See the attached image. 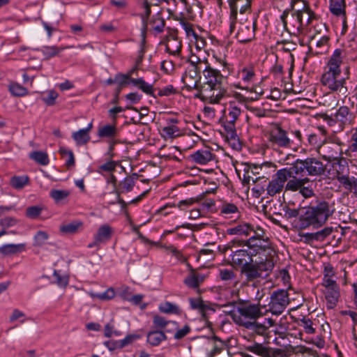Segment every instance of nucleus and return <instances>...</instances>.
<instances>
[{
	"mask_svg": "<svg viewBox=\"0 0 357 357\" xmlns=\"http://www.w3.org/2000/svg\"><path fill=\"white\" fill-rule=\"evenodd\" d=\"M335 209L334 204L324 199H317L305 208L300 215V227L305 229L310 226L319 228L323 226L333 215Z\"/></svg>",
	"mask_w": 357,
	"mask_h": 357,
	"instance_id": "f257e3e1",
	"label": "nucleus"
},
{
	"mask_svg": "<svg viewBox=\"0 0 357 357\" xmlns=\"http://www.w3.org/2000/svg\"><path fill=\"white\" fill-rule=\"evenodd\" d=\"M314 13L311 10L307 1L298 10L286 9L280 16L284 29L291 35H300L304 26L311 23Z\"/></svg>",
	"mask_w": 357,
	"mask_h": 357,
	"instance_id": "f03ea898",
	"label": "nucleus"
},
{
	"mask_svg": "<svg viewBox=\"0 0 357 357\" xmlns=\"http://www.w3.org/2000/svg\"><path fill=\"white\" fill-rule=\"evenodd\" d=\"M235 324L252 330L259 335H264L268 328L273 326L275 320L272 318H263V314H228Z\"/></svg>",
	"mask_w": 357,
	"mask_h": 357,
	"instance_id": "7ed1b4c3",
	"label": "nucleus"
},
{
	"mask_svg": "<svg viewBox=\"0 0 357 357\" xmlns=\"http://www.w3.org/2000/svg\"><path fill=\"white\" fill-rule=\"evenodd\" d=\"M215 58L216 61L219 63L222 67V73H221L220 69L213 67L208 61H206L205 66L202 70L204 82L200 85V87H213L218 86V84H221L224 77H227L230 74V65L225 59H218L217 57Z\"/></svg>",
	"mask_w": 357,
	"mask_h": 357,
	"instance_id": "20e7f679",
	"label": "nucleus"
},
{
	"mask_svg": "<svg viewBox=\"0 0 357 357\" xmlns=\"http://www.w3.org/2000/svg\"><path fill=\"white\" fill-rule=\"evenodd\" d=\"M292 174H301V176L319 177L325 174L326 166L316 158L296 159L289 167Z\"/></svg>",
	"mask_w": 357,
	"mask_h": 357,
	"instance_id": "39448f33",
	"label": "nucleus"
},
{
	"mask_svg": "<svg viewBox=\"0 0 357 357\" xmlns=\"http://www.w3.org/2000/svg\"><path fill=\"white\" fill-rule=\"evenodd\" d=\"M274 267L273 259L258 257L253 262H250L241 268V275H245L246 281L253 282L262 277V273L266 272V275Z\"/></svg>",
	"mask_w": 357,
	"mask_h": 357,
	"instance_id": "423d86ee",
	"label": "nucleus"
},
{
	"mask_svg": "<svg viewBox=\"0 0 357 357\" xmlns=\"http://www.w3.org/2000/svg\"><path fill=\"white\" fill-rule=\"evenodd\" d=\"M239 245H243L250 251L251 255L255 257L259 255L264 258L273 259L275 252L271 246V243L268 237L259 239L250 237L247 240L239 241Z\"/></svg>",
	"mask_w": 357,
	"mask_h": 357,
	"instance_id": "0eeeda50",
	"label": "nucleus"
},
{
	"mask_svg": "<svg viewBox=\"0 0 357 357\" xmlns=\"http://www.w3.org/2000/svg\"><path fill=\"white\" fill-rule=\"evenodd\" d=\"M241 114V109L235 103L231 102L228 108L225 110L224 115L220 121L227 132V138L230 140H237L238 136L236 130V122Z\"/></svg>",
	"mask_w": 357,
	"mask_h": 357,
	"instance_id": "6e6552de",
	"label": "nucleus"
},
{
	"mask_svg": "<svg viewBox=\"0 0 357 357\" xmlns=\"http://www.w3.org/2000/svg\"><path fill=\"white\" fill-rule=\"evenodd\" d=\"M321 84L332 91H337L342 95L347 92L344 86L345 78L341 76V70H333L326 68V71L321 76Z\"/></svg>",
	"mask_w": 357,
	"mask_h": 357,
	"instance_id": "1a4fd4ad",
	"label": "nucleus"
},
{
	"mask_svg": "<svg viewBox=\"0 0 357 357\" xmlns=\"http://www.w3.org/2000/svg\"><path fill=\"white\" fill-rule=\"evenodd\" d=\"M271 163L264 162L261 165L248 164L244 169L243 184H249L250 181L256 183L261 179H268L269 173L267 169Z\"/></svg>",
	"mask_w": 357,
	"mask_h": 357,
	"instance_id": "9d476101",
	"label": "nucleus"
},
{
	"mask_svg": "<svg viewBox=\"0 0 357 357\" xmlns=\"http://www.w3.org/2000/svg\"><path fill=\"white\" fill-rule=\"evenodd\" d=\"M289 167L280 169L273 176L266 188L267 194L271 197L280 193L285 188L288 177L292 176Z\"/></svg>",
	"mask_w": 357,
	"mask_h": 357,
	"instance_id": "9b49d317",
	"label": "nucleus"
},
{
	"mask_svg": "<svg viewBox=\"0 0 357 357\" xmlns=\"http://www.w3.org/2000/svg\"><path fill=\"white\" fill-rule=\"evenodd\" d=\"M233 245L231 247H227L225 248V252L230 250L231 254L229 255L231 257L230 263L234 267L236 268H243V266L247 265L250 262H253V257L254 255H251L250 251L248 249V248L234 250L235 248L234 241L232 242Z\"/></svg>",
	"mask_w": 357,
	"mask_h": 357,
	"instance_id": "f8f14e48",
	"label": "nucleus"
},
{
	"mask_svg": "<svg viewBox=\"0 0 357 357\" xmlns=\"http://www.w3.org/2000/svg\"><path fill=\"white\" fill-rule=\"evenodd\" d=\"M226 94L227 90L222 86V84L213 87L202 86L199 89V97L210 104L219 103Z\"/></svg>",
	"mask_w": 357,
	"mask_h": 357,
	"instance_id": "ddd939ff",
	"label": "nucleus"
},
{
	"mask_svg": "<svg viewBox=\"0 0 357 357\" xmlns=\"http://www.w3.org/2000/svg\"><path fill=\"white\" fill-rule=\"evenodd\" d=\"M289 303L288 294L285 290L274 291L271 296L270 308L265 312H282Z\"/></svg>",
	"mask_w": 357,
	"mask_h": 357,
	"instance_id": "4468645a",
	"label": "nucleus"
},
{
	"mask_svg": "<svg viewBox=\"0 0 357 357\" xmlns=\"http://www.w3.org/2000/svg\"><path fill=\"white\" fill-rule=\"evenodd\" d=\"M200 67H188L182 77V81L188 90L198 89L199 91L202 72Z\"/></svg>",
	"mask_w": 357,
	"mask_h": 357,
	"instance_id": "2eb2a0df",
	"label": "nucleus"
},
{
	"mask_svg": "<svg viewBox=\"0 0 357 357\" xmlns=\"http://www.w3.org/2000/svg\"><path fill=\"white\" fill-rule=\"evenodd\" d=\"M319 153L321 155L322 158L328 162L337 161L342 156V149L337 144H331L326 142L319 147Z\"/></svg>",
	"mask_w": 357,
	"mask_h": 357,
	"instance_id": "dca6fc26",
	"label": "nucleus"
},
{
	"mask_svg": "<svg viewBox=\"0 0 357 357\" xmlns=\"http://www.w3.org/2000/svg\"><path fill=\"white\" fill-rule=\"evenodd\" d=\"M268 139L273 145L283 148L291 147V141L287 137V132L279 126L271 130Z\"/></svg>",
	"mask_w": 357,
	"mask_h": 357,
	"instance_id": "f3484780",
	"label": "nucleus"
},
{
	"mask_svg": "<svg viewBox=\"0 0 357 357\" xmlns=\"http://www.w3.org/2000/svg\"><path fill=\"white\" fill-rule=\"evenodd\" d=\"M256 21L241 24L236 34L237 40L241 43L250 42L255 38Z\"/></svg>",
	"mask_w": 357,
	"mask_h": 357,
	"instance_id": "a211bd4d",
	"label": "nucleus"
},
{
	"mask_svg": "<svg viewBox=\"0 0 357 357\" xmlns=\"http://www.w3.org/2000/svg\"><path fill=\"white\" fill-rule=\"evenodd\" d=\"M266 335L265 337V342L267 344H270L273 342L275 344L287 348V347H291L290 340L287 337V335L283 333H278L276 331H273V333L269 332Z\"/></svg>",
	"mask_w": 357,
	"mask_h": 357,
	"instance_id": "6ab92c4d",
	"label": "nucleus"
},
{
	"mask_svg": "<svg viewBox=\"0 0 357 357\" xmlns=\"http://www.w3.org/2000/svg\"><path fill=\"white\" fill-rule=\"evenodd\" d=\"M292 176L288 177L287 181L285 185V191L296 192L299 190L303 185H307L310 183V180L308 177L298 178V175L301 174L294 173L291 174Z\"/></svg>",
	"mask_w": 357,
	"mask_h": 357,
	"instance_id": "aec40b11",
	"label": "nucleus"
},
{
	"mask_svg": "<svg viewBox=\"0 0 357 357\" xmlns=\"http://www.w3.org/2000/svg\"><path fill=\"white\" fill-rule=\"evenodd\" d=\"M166 51L172 55H178L181 50V42L177 36V31H173L167 36Z\"/></svg>",
	"mask_w": 357,
	"mask_h": 357,
	"instance_id": "412c9836",
	"label": "nucleus"
},
{
	"mask_svg": "<svg viewBox=\"0 0 357 357\" xmlns=\"http://www.w3.org/2000/svg\"><path fill=\"white\" fill-rule=\"evenodd\" d=\"M146 337L147 342L153 347L158 346L162 341L167 340L165 331H159L154 328L148 332Z\"/></svg>",
	"mask_w": 357,
	"mask_h": 357,
	"instance_id": "4be33fe9",
	"label": "nucleus"
},
{
	"mask_svg": "<svg viewBox=\"0 0 357 357\" xmlns=\"http://www.w3.org/2000/svg\"><path fill=\"white\" fill-rule=\"evenodd\" d=\"M344 56L345 52L344 50L336 49L331 56L326 68H331L333 70H341L340 67L342 63V59Z\"/></svg>",
	"mask_w": 357,
	"mask_h": 357,
	"instance_id": "5701e85b",
	"label": "nucleus"
},
{
	"mask_svg": "<svg viewBox=\"0 0 357 357\" xmlns=\"http://www.w3.org/2000/svg\"><path fill=\"white\" fill-rule=\"evenodd\" d=\"M349 109L347 106L340 107L335 114V119L340 124L341 130H342L346 125L349 124L350 119Z\"/></svg>",
	"mask_w": 357,
	"mask_h": 357,
	"instance_id": "b1692460",
	"label": "nucleus"
},
{
	"mask_svg": "<svg viewBox=\"0 0 357 357\" xmlns=\"http://www.w3.org/2000/svg\"><path fill=\"white\" fill-rule=\"evenodd\" d=\"M26 249L24 243L6 244L0 247V254L3 257L10 256L22 252Z\"/></svg>",
	"mask_w": 357,
	"mask_h": 357,
	"instance_id": "393cba45",
	"label": "nucleus"
},
{
	"mask_svg": "<svg viewBox=\"0 0 357 357\" xmlns=\"http://www.w3.org/2000/svg\"><path fill=\"white\" fill-rule=\"evenodd\" d=\"M213 155H214L209 150L204 149L197 151L191 157L196 163L205 165L213 160Z\"/></svg>",
	"mask_w": 357,
	"mask_h": 357,
	"instance_id": "a878e982",
	"label": "nucleus"
},
{
	"mask_svg": "<svg viewBox=\"0 0 357 357\" xmlns=\"http://www.w3.org/2000/svg\"><path fill=\"white\" fill-rule=\"evenodd\" d=\"M324 292L325 294L327 309H333L340 297L339 287L325 289Z\"/></svg>",
	"mask_w": 357,
	"mask_h": 357,
	"instance_id": "bb28decb",
	"label": "nucleus"
},
{
	"mask_svg": "<svg viewBox=\"0 0 357 357\" xmlns=\"http://www.w3.org/2000/svg\"><path fill=\"white\" fill-rule=\"evenodd\" d=\"M112 233L113 229L109 225H103L99 227L94 236L96 238L97 242L104 243L111 239Z\"/></svg>",
	"mask_w": 357,
	"mask_h": 357,
	"instance_id": "cd10ccee",
	"label": "nucleus"
},
{
	"mask_svg": "<svg viewBox=\"0 0 357 357\" xmlns=\"http://www.w3.org/2000/svg\"><path fill=\"white\" fill-rule=\"evenodd\" d=\"M92 128V123H89L88 127L84 129H80L79 130L73 133V138L79 145H83L86 144L89 139L90 137L89 135V132Z\"/></svg>",
	"mask_w": 357,
	"mask_h": 357,
	"instance_id": "c85d7f7f",
	"label": "nucleus"
},
{
	"mask_svg": "<svg viewBox=\"0 0 357 357\" xmlns=\"http://www.w3.org/2000/svg\"><path fill=\"white\" fill-rule=\"evenodd\" d=\"M116 123L113 125H105L100 126L98 129V135L101 138H109L112 139L115 137L118 134V130L115 126Z\"/></svg>",
	"mask_w": 357,
	"mask_h": 357,
	"instance_id": "c756f323",
	"label": "nucleus"
},
{
	"mask_svg": "<svg viewBox=\"0 0 357 357\" xmlns=\"http://www.w3.org/2000/svg\"><path fill=\"white\" fill-rule=\"evenodd\" d=\"M330 11L336 16H346L345 0H330Z\"/></svg>",
	"mask_w": 357,
	"mask_h": 357,
	"instance_id": "7c9ffc66",
	"label": "nucleus"
},
{
	"mask_svg": "<svg viewBox=\"0 0 357 357\" xmlns=\"http://www.w3.org/2000/svg\"><path fill=\"white\" fill-rule=\"evenodd\" d=\"M130 82L145 93L155 97L153 85L148 84L142 78L130 79Z\"/></svg>",
	"mask_w": 357,
	"mask_h": 357,
	"instance_id": "2f4dec72",
	"label": "nucleus"
},
{
	"mask_svg": "<svg viewBox=\"0 0 357 357\" xmlns=\"http://www.w3.org/2000/svg\"><path fill=\"white\" fill-rule=\"evenodd\" d=\"M169 324H173L174 326H176V323L175 321H168L163 317H161L158 314H155L153 319L152 328L159 331H165V333H166L169 332V331L167 330L166 328Z\"/></svg>",
	"mask_w": 357,
	"mask_h": 357,
	"instance_id": "473e14b6",
	"label": "nucleus"
},
{
	"mask_svg": "<svg viewBox=\"0 0 357 357\" xmlns=\"http://www.w3.org/2000/svg\"><path fill=\"white\" fill-rule=\"evenodd\" d=\"M250 229H252L251 224L243 223L227 229V233L230 235H244L248 236V231Z\"/></svg>",
	"mask_w": 357,
	"mask_h": 357,
	"instance_id": "72a5a7b5",
	"label": "nucleus"
},
{
	"mask_svg": "<svg viewBox=\"0 0 357 357\" xmlns=\"http://www.w3.org/2000/svg\"><path fill=\"white\" fill-rule=\"evenodd\" d=\"M81 221L75 220L71 222L64 224L60 227V231L66 234H74L78 232L79 229L82 227Z\"/></svg>",
	"mask_w": 357,
	"mask_h": 357,
	"instance_id": "f704fd0d",
	"label": "nucleus"
},
{
	"mask_svg": "<svg viewBox=\"0 0 357 357\" xmlns=\"http://www.w3.org/2000/svg\"><path fill=\"white\" fill-rule=\"evenodd\" d=\"M247 350L262 357H271V349L264 347L261 344L255 343L247 347Z\"/></svg>",
	"mask_w": 357,
	"mask_h": 357,
	"instance_id": "c9c22d12",
	"label": "nucleus"
},
{
	"mask_svg": "<svg viewBox=\"0 0 357 357\" xmlns=\"http://www.w3.org/2000/svg\"><path fill=\"white\" fill-rule=\"evenodd\" d=\"M190 305L192 310L205 312L207 310H215L210 303H206L201 299H190Z\"/></svg>",
	"mask_w": 357,
	"mask_h": 357,
	"instance_id": "e433bc0d",
	"label": "nucleus"
},
{
	"mask_svg": "<svg viewBox=\"0 0 357 357\" xmlns=\"http://www.w3.org/2000/svg\"><path fill=\"white\" fill-rule=\"evenodd\" d=\"M29 182L28 176H14L11 177L10 184L15 189L20 190L23 188Z\"/></svg>",
	"mask_w": 357,
	"mask_h": 357,
	"instance_id": "4c0bfd02",
	"label": "nucleus"
},
{
	"mask_svg": "<svg viewBox=\"0 0 357 357\" xmlns=\"http://www.w3.org/2000/svg\"><path fill=\"white\" fill-rule=\"evenodd\" d=\"M59 152L62 158L66 160L65 165L67 168L69 169L75 165V157L72 151L61 147Z\"/></svg>",
	"mask_w": 357,
	"mask_h": 357,
	"instance_id": "58836bf2",
	"label": "nucleus"
},
{
	"mask_svg": "<svg viewBox=\"0 0 357 357\" xmlns=\"http://www.w3.org/2000/svg\"><path fill=\"white\" fill-rule=\"evenodd\" d=\"M68 47H56V46H45L41 49V52L46 59H49L53 56H56L64 49Z\"/></svg>",
	"mask_w": 357,
	"mask_h": 357,
	"instance_id": "ea45409f",
	"label": "nucleus"
},
{
	"mask_svg": "<svg viewBox=\"0 0 357 357\" xmlns=\"http://www.w3.org/2000/svg\"><path fill=\"white\" fill-rule=\"evenodd\" d=\"M238 75L245 82H252L255 76L254 68L252 66L244 67L238 70Z\"/></svg>",
	"mask_w": 357,
	"mask_h": 357,
	"instance_id": "a19ab883",
	"label": "nucleus"
},
{
	"mask_svg": "<svg viewBox=\"0 0 357 357\" xmlns=\"http://www.w3.org/2000/svg\"><path fill=\"white\" fill-rule=\"evenodd\" d=\"M30 158L35 160L41 165H47L49 164L48 155L43 151H33L29 155Z\"/></svg>",
	"mask_w": 357,
	"mask_h": 357,
	"instance_id": "79ce46f5",
	"label": "nucleus"
},
{
	"mask_svg": "<svg viewBox=\"0 0 357 357\" xmlns=\"http://www.w3.org/2000/svg\"><path fill=\"white\" fill-rule=\"evenodd\" d=\"M187 266L190 268V273L188 277L185 278L184 283L190 288H198L199 287V284L197 282V279L195 277V270L192 268V267L189 263H187Z\"/></svg>",
	"mask_w": 357,
	"mask_h": 357,
	"instance_id": "37998d69",
	"label": "nucleus"
},
{
	"mask_svg": "<svg viewBox=\"0 0 357 357\" xmlns=\"http://www.w3.org/2000/svg\"><path fill=\"white\" fill-rule=\"evenodd\" d=\"M89 294L93 298H96L101 301H108L115 296V291L112 287H110L103 293H96L91 291L89 292Z\"/></svg>",
	"mask_w": 357,
	"mask_h": 357,
	"instance_id": "c03bdc74",
	"label": "nucleus"
},
{
	"mask_svg": "<svg viewBox=\"0 0 357 357\" xmlns=\"http://www.w3.org/2000/svg\"><path fill=\"white\" fill-rule=\"evenodd\" d=\"M162 136L164 138H170L174 139L179 135V129L176 126H168L162 128Z\"/></svg>",
	"mask_w": 357,
	"mask_h": 357,
	"instance_id": "a18cd8bd",
	"label": "nucleus"
},
{
	"mask_svg": "<svg viewBox=\"0 0 357 357\" xmlns=\"http://www.w3.org/2000/svg\"><path fill=\"white\" fill-rule=\"evenodd\" d=\"M151 23L153 24V29L155 31L158 33L163 31L165 26V21L159 14L153 16Z\"/></svg>",
	"mask_w": 357,
	"mask_h": 357,
	"instance_id": "49530a36",
	"label": "nucleus"
},
{
	"mask_svg": "<svg viewBox=\"0 0 357 357\" xmlns=\"http://www.w3.org/2000/svg\"><path fill=\"white\" fill-rule=\"evenodd\" d=\"M214 340H218L220 342L219 344H213L212 349L208 352V357H215L216 355L220 354L223 350L225 349V344L223 342L220 340V338H218L216 336L213 337Z\"/></svg>",
	"mask_w": 357,
	"mask_h": 357,
	"instance_id": "de8ad7c7",
	"label": "nucleus"
},
{
	"mask_svg": "<svg viewBox=\"0 0 357 357\" xmlns=\"http://www.w3.org/2000/svg\"><path fill=\"white\" fill-rule=\"evenodd\" d=\"M9 91L15 96H23L28 93L26 88L17 83L10 84L9 86Z\"/></svg>",
	"mask_w": 357,
	"mask_h": 357,
	"instance_id": "09e8293b",
	"label": "nucleus"
},
{
	"mask_svg": "<svg viewBox=\"0 0 357 357\" xmlns=\"http://www.w3.org/2000/svg\"><path fill=\"white\" fill-rule=\"evenodd\" d=\"M238 312H261L260 309L256 305H252L248 302L243 303L238 307Z\"/></svg>",
	"mask_w": 357,
	"mask_h": 357,
	"instance_id": "8fccbe9b",
	"label": "nucleus"
},
{
	"mask_svg": "<svg viewBox=\"0 0 357 357\" xmlns=\"http://www.w3.org/2000/svg\"><path fill=\"white\" fill-rule=\"evenodd\" d=\"M49 238V235L46 231H38L34 236V245L36 246H42L45 243L47 240Z\"/></svg>",
	"mask_w": 357,
	"mask_h": 357,
	"instance_id": "3c124183",
	"label": "nucleus"
},
{
	"mask_svg": "<svg viewBox=\"0 0 357 357\" xmlns=\"http://www.w3.org/2000/svg\"><path fill=\"white\" fill-rule=\"evenodd\" d=\"M123 192H130L135 186V178L132 176H127L120 183Z\"/></svg>",
	"mask_w": 357,
	"mask_h": 357,
	"instance_id": "603ef678",
	"label": "nucleus"
},
{
	"mask_svg": "<svg viewBox=\"0 0 357 357\" xmlns=\"http://www.w3.org/2000/svg\"><path fill=\"white\" fill-rule=\"evenodd\" d=\"M55 282L61 287H66L68 284V276L66 275H61L59 271H54L53 274Z\"/></svg>",
	"mask_w": 357,
	"mask_h": 357,
	"instance_id": "864d4df0",
	"label": "nucleus"
},
{
	"mask_svg": "<svg viewBox=\"0 0 357 357\" xmlns=\"http://www.w3.org/2000/svg\"><path fill=\"white\" fill-rule=\"evenodd\" d=\"M161 312H178L180 309L178 305L169 302L161 303L159 306Z\"/></svg>",
	"mask_w": 357,
	"mask_h": 357,
	"instance_id": "5fc2aeb1",
	"label": "nucleus"
},
{
	"mask_svg": "<svg viewBox=\"0 0 357 357\" xmlns=\"http://www.w3.org/2000/svg\"><path fill=\"white\" fill-rule=\"evenodd\" d=\"M208 61L207 59H201L199 57L196 55H192L189 59L188 63L190 66L188 67H200L201 69H203L205 66V61Z\"/></svg>",
	"mask_w": 357,
	"mask_h": 357,
	"instance_id": "6e6d98bb",
	"label": "nucleus"
},
{
	"mask_svg": "<svg viewBox=\"0 0 357 357\" xmlns=\"http://www.w3.org/2000/svg\"><path fill=\"white\" fill-rule=\"evenodd\" d=\"M144 8H145V14L142 15V24H143V29H142V31H143V33H146V30H147V26H148V19L151 15V6L150 4L148 3L147 1H145L144 2Z\"/></svg>",
	"mask_w": 357,
	"mask_h": 357,
	"instance_id": "4d7b16f0",
	"label": "nucleus"
},
{
	"mask_svg": "<svg viewBox=\"0 0 357 357\" xmlns=\"http://www.w3.org/2000/svg\"><path fill=\"white\" fill-rule=\"evenodd\" d=\"M219 276L222 280L229 281L235 278L236 274L232 269H220Z\"/></svg>",
	"mask_w": 357,
	"mask_h": 357,
	"instance_id": "13d9d810",
	"label": "nucleus"
},
{
	"mask_svg": "<svg viewBox=\"0 0 357 357\" xmlns=\"http://www.w3.org/2000/svg\"><path fill=\"white\" fill-rule=\"evenodd\" d=\"M42 212V208L38 206L28 207L26 210V215L31 219L37 218Z\"/></svg>",
	"mask_w": 357,
	"mask_h": 357,
	"instance_id": "bf43d9fd",
	"label": "nucleus"
},
{
	"mask_svg": "<svg viewBox=\"0 0 357 357\" xmlns=\"http://www.w3.org/2000/svg\"><path fill=\"white\" fill-rule=\"evenodd\" d=\"M237 212V206L231 203H224L220 208V213L222 214L229 215Z\"/></svg>",
	"mask_w": 357,
	"mask_h": 357,
	"instance_id": "052dcab7",
	"label": "nucleus"
},
{
	"mask_svg": "<svg viewBox=\"0 0 357 357\" xmlns=\"http://www.w3.org/2000/svg\"><path fill=\"white\" fill-rule=\"evenodd\" d=\"M250 237H253L256 239H259L266 237L265 231L260 227H255L252 225V229L248 231Z\"/></svg>",
	"mask_w": 357,
	"mask_h": 357,
	"instance_id": "680f3d73",
	"label": "nucleus"
},
{
	"mask_svg": "<svg viewBox=\"0 0 357 357\" xmlns=\"http://www.w3.org/2000/svg\"><path fill=\"white\" fill-rule=\"evenodd\" d=\"M69 195V192L66 190H52L50 192V197L56 202H59Z\"/></svg>",
	"mask_w": 357,
	"mask_h": 357,
	"instance_id": "e2e57ef3",
	"label": "nucleus"
},
{
	"mask_svg": "<svg viewBox=\"0 0 357 357\" xmlns=\"http://www.w3.org/2000/svg\"><path fill=\"white\" fill-rule=\"evenodd\" d=\"M143 298H144V295H142V294H137V295H134V296L132 295L130 297H127V301L131 302L132 304H134L135 305H139L140 310H143L146 307V303H142V304L141 303Z\"/></svg>",
	"mask_w": 357,
	"mask_h": 357,
	"instance_id": "0e129e2a",
	"label": "nucleus"
},
{
	"mask_svg": "<svg viewBox=\"0 0 357 357\" xmlns=\"http://www.w3.org/2000/svg\"><path fill=\"white\" fill-rule=\"evenodd\" d=\"M335 167L337 176L349 174V167L345 162L342 164V162L338 160L337 162L335 163Z\"/></svg>",
	"mask_w": 357,
	"mask_h": 357,
	"instance_id": "69168bd1",
	"label": "nucleus"
},
{
	"mask_svg": "<svg viewBox=\"0 0 357 357\" xmlns=\"http://www.w3.org/2000/svg\"><path fill=\"white\" fill-rule=\"evenodd\" d=\"M349 151L357 152V127L352 130L349 140Z\"/></svg>",
	"mask_w": 357,
	"mask_h": 357,
	"instance_id": "338daca9",
	"label": "nucleus"
},
{
	"mask_svg": "<svg viewBox=\"0 0 357 357\" xmlns=\"http://www.w3.org/2000/svg\"><path fill=\"white\" fill-rule=\"evenodd\" d=\"M284 211V216L287 219H291L293 218H296L298 215L300 216V211L296 208H291L287 206H285L282 208Z\"/></svg>",
	"mask_w": 357,
	"mask_h": 357,
	"instance_id": "774afa93",
	"label": "nucleus"
}]
</instances>
